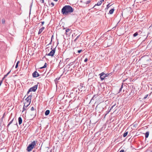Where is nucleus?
I'll list each match as a JSON object with an SVG mask.
<instances>
[{
	"instance_id": "c9c22d12",
	"label": "nucleus",
	"mask_w": 152,
	"mask_h": 152,
	"mask_svg": "<svg viewBox=\"0 0 152 152\" xmlns=\"http://www.w3.org/2000/svg\"><path fill=\"white\" fill-rule=\"evenodd\" d=\"M3 80H1L0 81V86H1Z\"/></svg>"
},
{
	"instance_id": "ea45409f",
	"label": "nucleus",
	"mask_w": 152,
	"mask_h": 152,
	"mask_svg": "<svg viewBox=\"0 0 152 152\" xmlns=\"http://www.w3.org/2000/svg\"><path fill=\"white\" fill-rule=\"evenodd\" d=\"M11 71L9 72L6 74L8 75L10 73Z\"/></svg>"
},
{
	"instance_id": "de8ad7c7",
	"label": "nucleus",
	"mask_w": 152,
	"mask_h": 152,
	"mask_svg": "<svg viewBox=\"0 0 152 152\" xmlns=\"http://www.w3.org/2000/svg\"><path fill=\"white\" fill-rule=\"evenodd\" d=\"M55 1H58V0H54Z\"/></svg>"
},
{
	"instance_id": "bb28decb",
	"label": "nucleus",
	"mask_w": 152,
	"mask_h": 152,
	"mask_svg": "<svg viewBox=\"0 0 152 152\" xmlns=\"http://www.w3.org/2000/svg\"><path fill=\"white\" fill-rule=\"evenodd\" d=\"M70 29L69 28H67L66 30V33H67L70 31Z\"/></svg>"
},
{
	"instance_id": "a18cd8bd",
	"label": "nucleus",
	"mask_w": 152,
	"mask_h": 152,
	"mask_svg": "<svg viewBox=\"0 0 152 152\" xmlns=\"http://www.w3.org/2000/svg\"><path fill=\"white\" fill-rule=\"evenodd\" d=\"M4 114H5V113H4V115H3V116L2 117V118H1V119H3V118H4Z\"/></svg>"
},
{
	"instance_id": "2f4dec72",
	"label": "nucleus",
	"mask_w": 152,
	"mask_h": 152,
	"mask_svg": "<svg viewBox=\"0 0 152 152\" xmlns=\"http://www.w3.org/2000/svg\"><path fill=\"white\" fill-rule=\"evenodd\" d=\"M2 23L4 24L5 23V20L4 19H3L2 20Z\"/></svg>"
},
{
	"instance_id": "f3484780",
	"label": "nucleus",
	"mask_w": 152,
	"mask_h": 152,
	"mask_svg": "<svg viewBox=\"0 0 152 152\" xmlns=\"http://www.w3.org/2000/svg\"><path fill=\"white\" fill-rule=\"evenodd\" d=\"M31 111H33V110H35V115H34V117L35 116H36V109H34L33 107H32L31 108Z\"/></svg>"
},
{
	"instance_id": "5fc2aeb1",
	"label": "nucleus",
	"mask_w": 152,
	"mask_h": 152,
	"mask_svg": "<svg viewBox=\"0 0 152 152\" xmlns=\"http://www.w3.org/2000/svg\"><path fill=\"white\" fill-rule=\"evenodd\" d=\"M151 152H152V151H151Z\"/></svg>"
},
{
	"instance_id": "0eeeda50",
	"label": "nucleus",
	"mask_w": 152,
	"mask_h": 152,
	"mask_svg": "<svg viewBox=\"0 0 152 152\" xmlns=\"http://www.w3.org/2000/svg\"><path fill=\"white\" fill-rule=\"evenodd\" d=\"M81 91V92L82 91V90H81L79 88H74L72 90V93L73 94V93H75V94L77 95V94H79V91Z\"/></svg>"
},
{
	"instance_id": "c03bdc74",
	"label": "nucleus",
	"mask_w": 152,
	"mask_h": 152,
	"mask_svg": "<svg viewBox=\"0 0 152 152\" xmlns=\"http://www.w3.org/2000/svg\"><path fill=\"white\" fill-rule=\"evenodd\" d=\"M104 0H101L100 1V2H101V3H102L103 1H104Z\"/></svg>"
},
{
	"instance_id": "864d4df0",
	"label": "nucleus",
	"mask_w": 152,
	"mask_h": 152,
	"mask_svg": "<svg viewBox=\"0 0 152 152\" xmlns=\"http://www.w3.org/2000/svg\"><path fill=\"white\" fill-rule=\"evenodd\" d=\"M151 26L152 27V25H151Z\"/></svg>"
},
{
	"instance_id": "dca6fc26",
	"label": "nucleus",
	"mask_w": 152,
	"mask_h": 152,
	"mask_svg": "<svg viewBox=\"0 0 152 152\" xmlns=\"http://www.w3.org/2000/svg\"><path fill=\"white\" fill-rule=\"evenodd\" d=\"M115 10L114 8L112 9L111 10H110L109 11V13L110 14H112L114 12V11Z\"/></svg>"
},
{
	"instance_id": "37998d69",
	"label": "nucleus",
	"mask_w": 152,
	"mask_h": 152,
	"mask_svg": "<svg viewBox=\"0 0 152 152\" xmlns=\"http://www.w3.org/2000/svg\"><path fill=\"white\" fill-rule=\"evenodd\" d=\"M42 1V3H43L44 2V0H41L40 1Z\"/></svg>"
},
{
	"instance_id": "aec40b11",
	"label": "nucleus",
	"mask_w": 152,
	"mask_h": 152,
	"mask_svg": "<svg viewBox=\"0 0 152 152\" xmlns=\"http://www.w3.org/2000/svg\"><path fill=\"white\" fill-rule=\"evenodd\" d=\"M128 134V132H125L123 134V137H125Z\"/></svg>"
},
{
	"instance_id": "a211bd4d",
	"label": "nucleus",
	"mask_w": 152,
	"mask_h": 152,
	"mask_svg": "<svg viewBox=\"0 0 152 152\" xmlns=\"http://www.w3.org/2000/svg\"><path fill=\"white\" fill-rule=\"evenodd\" d=\"M149 135V132H147L145 133V138H147L148 137Z\"/></svg>"
},
{
	"instance_id": "4468645a",
	"label": "nucleus",
	"mask_w": 152,
	"mask_h": 152,
	"mask_svg": "<svg viewBox=\"0 0 152 152\" xmlns=\"http://www.w3.org/2000/svg\"><path fill=\"white\" fill-rule=\"evenodd\" d=\"M148 59H146L145 60L143 61V64L145 65H147L148 64Z\"/></svg>"
},
{
	"instance_id": "6e6d98bb",
	"label": "nucleus",
	"mask_w": 152,
	"mask_h": 152,
	"mask_svg": "<svg viewBox=\"0 0 152 152\" xmlns=\"http://www.w3.org/2000/svg\"><path fill=\"white\" fill-rule=\"evenodd\" d=\"M33 152H34V151H33Z\"/></svg>"
},
{
	"instance_id": "7c9ffc66",
	"label": "nucleus",
	"mask_w": 152,
	"mask_h": 152,
	"mask_svg": "<svg viewBox=\"0 0 152 152\" xmlns=\"http://www.w3.org/2000/svg\"><path fill=\"white\" fill-rule=\"evenodd\" d=\"M82 51V50H78L77 51V53H80Z\"/></svg>"
},
{
	"instance_id": "2eb2a0df",
	"label": "nucleus",
	"mask_w": 152,
	"mask_h": 152,
	"mask_svg": "<svg viewBox=\"0 0 152 152\" xmlns=\"http://www.w3.org/2000/svg\"><path fill=\"white\" fill-rule=\"evenodd\" d=\"M50 111L49 110H46L45 112V115H48L50 113Z\"/></svg>"
},
{
	"instance_id": "4be33fe9",
	"label": "nucleus",
	"mask_w": 152,
	"mask_h": 152,
	"mask_svg": "<svg viewBox=\"0 0 152 152\" xmlns=\"http://www.w3.org/2000/svg\"><path fill=\"white\" fill-rule=\"evenodd\" d=\"M20 62V61H18L16 64V66H15V68H17V67H18V64Z\"/></svg>"
},
{
	"instance_id": "f03ea898",
	"label": "nucleus",
	"mask_w": 152,
	"mask_h": 152,
	"mask_svg": "<svg viewBox=\"0 0 152 152\" xmlns=\"http://www.w3.org/2000/svg\"><path fill=\"white\" fill-rule=\"evenodd\" d=\"M32 96L31 95L28 96V97L26 99V102L24 103V105L23 108L22 112L26 110L27 107L30 104L31 101Z\"/></svg>"
},
{
	"instance_id": "f704fd0d",
	"label": "nucleus",
	"mask_w": 152,
	"mask_h": 152,
	"mask_svg": "<svg viewBox=\"0 0 152 152\" xmlns=\"http://www.w3.org/2000/svg\"><path fill=\"white\" fill-rule=\"evenodd\" d=\"M7 74L5 75H4V77L3 78V79L4 78H5L6 77H7Z\"/></svg>"
},
{
	"instance_id": "423d86ee",
	"label": "nucleus",
	"mask_w": 152,
	"mask_h": 152,
	"mask_svg": "<svg viewBox=\"0 0 152 152\" xmlns=\"http://www.w3.org/2000/svg\"><path fill=\"white\" fill-rule=\"evenodd\" d=\"M109 75L108 74H105L104 72H102L99 74V75L100 76V77L101 80H103L106 77L108 76Z\"/></svg>"
},
{
	"instance_id": "f8f14e48",
	"label": "nucleus",
	"mask_w": 152,
	"mask_h": 152,
	"mask_svg": "<svg viewBox=\"0 0 152 152\" xmlns=\"http://www.w3.org/2000/svg\"><path fill=\"white\" fill-rule=\"evenodd\" d=\"M14 120V118H13L8 124L7 126V131H8V128L9 126L12 123Z\"/></svg>"
},
{
	"instance_id": "72a5a7b5",
	"label": "nucleus",
	"mask_w": 152,
	"mask_h": 152,
	"mask_svg": "<svg viewBox=\"0 0 152 152\" xmlns=\"http://www.w3.org/2000/svg\"><path fill=\"white\" fill-rule=\"evenodd\" d=\"M50 4L52 5V7H53L54 5V4L53 2H51Z\"/></svg>"
},
{
	"instance_id": "9b49d317",
	"label": "nucleus",
	"mask_w": 152,
	"mask_h": 152,
	"mask_svg": "<svg viewBox=\"0 0 152 152\" xmlns=\"http://www.w3.org/2000/svg\"><path fill=\"white\" fill-rule=\"evenodd\" d=\"M18 123L19 124V125H20L22 122V120L21 118V117H19L18 118Z\"/></svg>"
},
{
	"instance_id": "e433bc0d",
	"label": "nucleus",
	"mask_w": 152,
	"mask_h": 152,
	"mask_svg": "<svg viewBox=\"0 0 152 152\" xmlns=\"http://www.w3.org/2000/svg\"><path fill=\"white\" fill-rule=\"evenodd\" d=\"M52 40H51V41H50V43L48 45H51L52 44Z\"/></svg>"
},
{
	"instance_id": "f257e3e1",
	"label": "nucleus",
	"mask_w": 152,
	"mask_h": 152,
	"mask_svg": "<svg viewBox=\"0 0 152 152\" xmlns=\"http://www.w3.org/2000/svg\"><path fill=\"white\" fill-rule=\"evenodd\" d=\"M74 9L70 5H65L61 9V13L64 15H67L73 12Z\"/></svg>"
},
{
	"instance_id": "8fccbe9b",
	"label": "nucleus",
	"mask_w": 152,
	"mask_h": 152,
	"mask_svg": "<svg viewBox=\"0 0 152 152\" xmlns=\"http://www.w3.org/2000/svg\"><path fill=\"white\" fill-rule=\"evenodd\" d=\"M82 85H83V84H82V85H80V86H82Z\"/></svg>"
},
{
	"instance_id": "1a4fd4ad",
	"label": "nucleus",
	"mask_w": 152,
	"mask_h": 152,
	"mask_svg": "<svg viewBox=\"0 0 152 152\" xmlns=\"http://www.w3.org/2000/svg\"><path fill=\"white\" fill-rule=\"evenodd\" d=\"M32 76L34 77H39V75L37 71H35L32 74Z\"/></svg>"
},
{
	"instance_id": "a878e982",
	"label": "nucleus",
	"mask_w": 152,
	"mask_h": 152,
	"mask_svg": "<svg viewBox=\"0 0 152 152\" xmlns=\"http://www.w3.org/2000/svg\"><path fill=\"white\" fill-rule=\"evenodd\" d=\"M148 96V94H147L145 95V96L143 97V99H146Z\"/></svg>"
},
{
	"instance_id": "58836bf2",
	"label": "nucleus",
	"mask_w": 152,
	"mask_h": 152,
	"mask_svg": "<svg viewBox=\"0 0 152 152\" xmlns=\"http://www.w3.org/2000/svg\"><path fill=\"white\" fill-rule=\"evenodd\" d=\"M53 35L51 37V40L52 41L53 39Z\"/></svg>"
},
{
	"instance_id": "c85d7f7f",
	"label": "nucleus",
	"mask_w": 152,
	"mask_h": 152,
	"mask_svg": "<svg viewBox=\"0 0 152 152\" xmlns=\"http://www.w3.org/2000/svg\"><path fill=\"white\" fill-rule=\"evenodd\" d=\"M97 95H94V96H93V97L91 99H94L95 97V98L96 97V96H97Z\"/></svg>"
},
{
	"instance_id": "3c124183",
	"label": "nucleus",
	"mask_w": 152,
	"mask_h": 152,
	"mask_svg": "<svg viewBox=\"0 0 152 152\" xmlns=\"http://www.w3.org/2000/svg\"><path fill=\"white\" fill-rule=\"evenodd\" d=\"M82 85H83V84H82V85H80V86H82Z\"/></svg>"
},
{
	"instance_id": "09e8293b",
	"label": "nucleus",
	"mask_w": 152,
	"mask_h": 152,
	"mask_svg": "<svg viewBox=\"0 0 152 152\" xmlns=\"http://www.w3.org/2000/svg\"><path fill=\"white\" fill-rule=\"evenodd\" d=\"M16 125L17 126H18L17 123H16Z\"/></svg>"
},
{
	"instance_id": "4c0bfd02",
	"label": "nucleus",
	"mask_w": 152,
	"mask_h": 152,
	"mask_svg": "<svg viewBox=\"0 0 152 152\" xmlns=\"http://www.w3.org/2000/svg\"><path fill=\"white\" fill-rule=\"evenodd\" d=\"M119 152H124V150H121Z\"/></svg>"
},
{
	"instance_id": "6e6552de",
	"label": "nucleus",
	"mask_w": 152,
	"mask_h": 152,
	"mask_svg": "<svg viewBox=\"0 0 152 152\" xmlns=\"http://www.w3.org/2000/svg\"><path fill=\"white\" fill-rule=\"evenodd\" d=\"M51 49L52 50L50 51V53H49L47 55L48 56H53L54 55V53L56 51V47H55V48H53V49H52V46L51 47Z\"/></svg>"
},
{
	"instance_id": "20e7f679",
	"label": "nucleus",
	"mask_w": 152,
	"mask_h": 152,
	"mask_svg": "<svg viewBox=\"0 0 152 152\" xmlns=\"http://www.w3.org/2000/svg\"><path fill=\"white\" fill-rule=\"evenodd\" d=\"M96 110L99 113H101L103 110L104 108L102 104H99L97 105L96 108Z\"/></svg>"
},
{
	"instance_id": "b1692460",
	"label": "nucleus",
	"mask_w": 152,
	"mask_h": 152,
	"mask_svg": "<svg viewBox=\"0 0 152 152\" xmlns=\"http://www.w3.org/2000/svg\"><path fill=\"white\" fill-rule=\"evenodd\" d=\"M138 35V33L137 32H136L134 33L133 34V36L134 37H135L137 36Z\"/></svg>"
},
{
	"instance_id": "c756f323",
	"label": "nucleus",
	"mask_w": 152,
	"mask_h": 152,
	"mask_svg": "<svg viewBox=\"0 0 152 152\" xmlns=\"http://www.w3.org/2000/svg\"><path fill=\"white\" fill-rule=\"evenodd\" d=\"M90 2H91V1L90 0L88 1H86V4H88Z\"/></svg>"
},
{
	"instance_id": "39448f33",
	"label": "nucleus",
	"mask_w": 152,
	"mask_h": 152,
	"mask_svg": "<svg viewBox=\"0 0 152 152\" xmlns=\"http://www.w3.org/2000/svg\"><path fill=\"white\" fill-rule=\"evenodd\" d=\"M38 87V85H36L34 86L33 87L31 88L28 90L27 92V94H28L30 92L34 91L35 92L37 89Z\"/></svg>"
},
{
	"instance_id": "7ed1b4c3",
	"label": "nucleus",
	"mask_w": 152,
	"mask_h": 152,
	"mask_svg": "<svg viewBox=\"0 0 152 152\" xmlns=\"http://www.w3.org/2000/svg\"><path fill=\"white\" fill-rule=\"evenodd\" d=\"M37 141H34L31 142V143L28 145L26 149L29 152L31 151L32 149L33 148L35 145H36Z\"/></svg>"
},
{
	"instance_id": "cd10ccee",
	"label": "nucleus",
	"mask_w": 152,
	"mask_h": 152,
	"mask_svg": "<svg viewBox=\"0 0 152 152\" xmlns=\"http://www.w3.org/2000/svg\"><path fill=\"white\" fill-rule=\"evenodd\" d=\"M116 104H115L113 106H112L111 107H110V110H112L113 109V107H114L115 106Z\"/></svg>"
},
{
	"instance_id": "6ab92c4d",
	"label": "nucleus",
	"mask_w": 152,
	"mask_h": 152,
	"mask_svg": "<svg viewBox=\"0 0 152 152\" xmlns=\"http://www.w3.org/2000/svg\"><path fill=\"white\" fill-rule=\"evenodd\" d=\"M123 84L122 83L121 85V87L119 89V92L118 93H120L122 89V88H123Z\"/></svg>"
},
{
	"instance_id": "a19ab883",
	"label": "nucleus",
	"mask_w": 152,
	"mask_h": 152,
	"mask_svg": "<svg viewBox=\"0 0 152 152\" xmlns=\"http://www.w3.org/2000/svg\"><path fill=\"white\" fill-rule=\"evenodd\" d=\"M11 71L9 72L6 74L8 75L10 73Z\"/></svg>"
},
{
	"instance_id": "9d476101",
	"label": "nucleus",
	"mask_w": 152,
	"mask_h": 152,
	"mask_svg": "<svg viewBox=\"0 0 152 152\" xmlns=\"http://www.w3.org/2000/svg\"><path fill=\"white\" fill-rule=\"evenodd\" d=\"M45 29V27H42L41 28H40L38 34H39L42 32V31L44 30Z\"/></svg>"
},
{
	"instance_id": "79ce46f5",
	"label": "nucleus",
	"mask_w": 152,
	"mask_h": 152,
	"mask_svg": "<svg viewBox=\"0 0 152 152\" xmlns=\"http://www.w3.org/2000/svg\"><path fill=\"white\" fill-rule=\"evenodd\" d=\"M41 23H42V25H41L42 26V25H43L44 24V22L43 21V22H41Z\"/></svg>"
},
{
	"instance_id": "412c9836",
	"label": "nucleus",
	"mask_w": 152,
	"mask_h": 152,
	"mask_svg": "<svg viewBox=\"0 0 152 152\" xmlns=\"http://www.w3.org/2000/svg\"><path fill=\"white\" fill-rule=\"evenodd\" d=\"M47 64L46 63H45V65H44V66L40 68L41 69H43V68H45V67H46L47 66Z\"/></svg>"
},
{
	"instance_id": "473e14b6",
	"label": "nucleus",
	"mask_w": 152,
	"mask_h": 152,
	"mask_svg": "<svg viewBox=\"0 0 152 152\" xmlns=\"http://www.w3.org/2000/svg\"><path fill=\"white\" fill-rule=\"evenodd\" d=\"M88 59L87 58H86L85 59V60H84V61L85 62H87V61H88Z\"/></svg>"
},
{
	"instance_id": "393cba45",
	"label": "nucleus",
	"mask_w": 152,
	"mask_h": 152,
	"mask_svg": "<svg viewBox=\"0 0 152 152\" xmlns=\"http://www.w3.org/2000/svg\"><path fill=\"white\" fill-rule=\"evenodd\" d=\"M80 36V35L78 36L74 40V42H76V40L79 38Z\"/></svg>"
},
{
	"instance_id": "49530a36",
	"label": "nucleus",
	"mask_w": 152,
	"mask_h": 152,
	"mask_svg": "<svg viewBox=\"0 0 152 152\" xmlns=\"http://www.w3.org/2000/svg\"><path fill=\"white\" fill-rule=\"evenodd\" d=\"M111 110H110V109L109 110L108 113H109V112H110V111Z\"/></svg>"
},
{
	"instance_id": "603ef678",
	"label": "nucleus",
	"mask_w": 152,
	"mask_h": 152,
	"mask_svg": "<svg viewBox=\"0 0 152 152\" xmlns=\"http://www.w3.org/2000/svg\"><path fill=\"white\" fill-rule=\"evenodd\" d=\"M82 85H83V84H82V85H80V86H82Z\"/></svg>"
},
{
	"instance_id": "5701e85b",
	"label": "nucleus",
	"mask_w": 152,
	"mask_h": 152,
	"mask_svg": "<svg viewBox=\"0 0 152 152\" xmlns=\"http://www.w3.org/2000/svg\"><path fill=\"white\" fill-rule=\"evenodd\" d=\"M110 3L107 4V7L105 9V10H106V9H107L111 5H110Z\"/></svg>"
},
{
	"instance_id": "ddd939ff",
	"label": "nucleus",
	"mask_w": 152,
	"mask_h": 152,
	"mask_svg": "<svg viewBox=\"0 0 152 152\" xmlns=\"http://www.w3.org/2000/svg\"><path fill=\"white\" fill-rule=\"evenodd\" d=\"M102 4V3H101V2L100 1H98L97 4H96L92 8H93L94 7H95L96 6H100L101 4Z\"/></svg>"
}]
</instances>
